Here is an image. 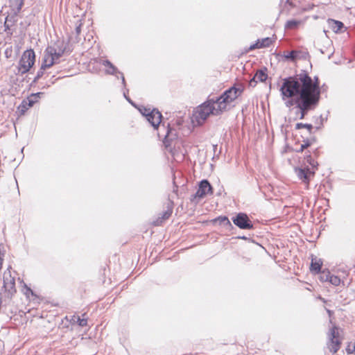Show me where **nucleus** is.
Wrapping results in <instances>:
<instances>
[{
    "label": "nucleus",
    "mask_w": 355,
    "mask_h": 355,
    "mask_svg": "<svg viewBox=\"0 0 355 355\" xmlns=\"http://www.w3.org/2000/svg\"><path fill=\"white\" fill-rule=\"evenodd\" d=\"M279 91L284 101L286 98L297 97L300 119H303L309 111L316 107L320 98L318 77L313 79L306 71L284 78Z\"/></svg>",
    "instance_id": "1"
},
{
    "label": "nucleus",
    "mask_w": 355,
    "mask_h": 355,
    "mask_svg": "<svg viewBox=\"0 0 355 355\" xmlns=\"http://www.w3.org/2000/svg\"><path fill=\"white\" fill-rule=\"evenodd\" d=\"M217 103L216 98H212L198 107L194 117L199 125L203 123L209 115L217 116L223 112Z\"/></svg>",
    "instance_id": "2"
},
{
    "label": "nucleus",
    "mask_w": 355,
    "mask_h": 355,
    "mask_svg": "<svg viewBox=\"0 0 355 355\" xmlns=\"http://www.w3.org/2000/svg\"><path fill=\"white\" fill-rule=\"evenodd\" d=\"M243 92V87L240 85L238 87L233 86L226 90L221 96L216 97L218 107L225 111L228 104L236 100Z\"/></svg>",
    "instance_id": "3"
},
{
    "label": "nucleus",
    "mask_w": 355,
    "mask_h": 355,
    "mask_svg": "<svg viewBox=\"0 0 355 355\" xmlns=\"http://www.w3.org/2000/svg\"><path fill=\"white\" fill-rule=\"evenodd\" d=\"M67 50V44L63 41H57L53 45L49 46L44 51V57L53 61V64L58 62L60 58Z\"/></svg>",
    "instance_id": "4"
},
{
    "label": "nucleus",
    "mask_w": 355,
    "mask_h": 355,
    "mask_svg": "<svg viewBox=\"0 0 355 355\" xmlns=\"http://www.w3.org/2000/svg\"><path fill=\"white\" fill-rule=\"evenodd\" d=\"M35 61V54L33 49L25 51L19 62L18 73L21 75L27 73L33 66Z\"/></svg>",
    "instance_id": "5"
},
{
    "label": "nucleus",
    "mask_w": 355,
    "mask_h": 355,
    "mask_svg": "<svg viewBox=\"0 0 355 355\" xmlns=\"http://www.w3.org/2000/svg\"><path fill=\"white\" fill-rule=\"evenodd\" d=\"M141 113L146 116L148 122L154 128L157 129L162 122V115L156 109L150 110L149 108L144 107L140 110Z\"/></svg>",
    "instance_id": "6"
},
{
    "label": "nucleus",
    "mask_w": 355,
    "mask_h": 355,
    "mask_svg": "<svg viewBox=\"0 0 355 355\" xmlns=\"http://www.w3.org/2000/svg\"><path fill=\"white\" fill-rule=\"evenodd\" d=\"M339 329L336 325H334L329 331V343L328 347L329 350L334 353H336L340 347V340L339 338Z\"/></svg>",
    "instance_id": "7"
},
{
    "label": "nucleus",
    "mask_w": 355,
    "mask_h": 355,
    "mask_svg": "<svg viewBox=\"0 0 355 355\" xmlns=\"http://www.w3.org/2000/svg\"><path fill=\"white\" fill-rule=\"evenodd\" d=\"M234 224L241 230L253 229V223L249 218L248 216L240 212L232 218Z\"/></svg>",
    "instance_id": "8"
},
{
    "label": "nucleus",
    "mask_w": 355,
    "mask_h": 355,
    "mask_svg": "<svg viewBox=\"0 0 355 355\" xmlns=\"http://www.w3.org/2000/svg\"><path fill=\"white\" fill-rule=\"evenodd\" d=\"M3 288L11 296L16 292L15 279L12 276L10 268H8L3 273Z\"/></svg>",
    "instance_id": "9"
},
{
    "label": "nucleus",
    "mask_w": 355,
    "mask_h": 355,
    "mask_svg": "<svg viewBox=\"0 0 355 355\" xmlns=\"http://www.w3.org/2000/svg\"><path fill=\"white\" fill-rule=\"evenodd\" d=\"M212 193V187L207 180H202L199 184V188L193 195L191 200H196L198 202L200 199L205 198L207 194Z\"/></svg>",
    "instance_id": "10"
},
{
    "label": "nucleus",
    "mask_w": 355,
    "mask_h": 355,
    "mask_svg": "<svg viewBox=\"0 0 355 355\" xmlns=\"http://www.w3.org/2000/svg\"><path fill=\"white\" fill-rule=\"evenodd\" d=\"M297 177L306 184H309L311 176L314 173L309 168H297L295 170Z\"/></svg>",
    "instance_id": "11"
},
{
    "label": "nucleus",
    "mask_w": 355,
    "mask_h": 355,
    "mask_svg": "<svg viewBox=\"0 0 355 355\" xmlns=\"http://www.w3.org/2000/svg\"><path fill=\"white\" fill-rule=\"evenodd\" d=\"M53 64H53V61H50V60H48L45 57H44L42 66H41L40 69H39V71H37V75H36L35 78H34L33 82H37L40 78H42V76L44 75V71L48 68H50Z\"/></svg>",
    "instance_id": "12"
},
{
    "label": "nucleus",
    "mask_w": 355,
    "mask_h": 355,
    "mask_svg": "<svg viewBox=\"0 0 355 355\" xmlns=\"http://www.w3.org/2000/svg\"><path fill=\"white\" fill-rule=\"evenodd\" d=\"M311 263L310 266V270L312 273L319 274L321 271V268L322 266V261L321 259H318L315 256L311 257Z\"/></svg>",
    "instance_id": "13"
},
{
    "label": "nucleus",
    "mask_w": 355,
    "mask_h": 355,
    "mask_svg": "<svg viewBox=\"0 0 355 355\" xmlns=\"http://www.w3.org/2000/svg\"><path fill=\"white\" fill-rule=\"evenodd\" d=\"M329 27L336 33L342 32V29L344 28L343 22L332 19L327 20Z\"/></svg>",
    "instance_id": "14"
},
{
    "label": "nucleus",
    "mask_w": 355,
    "mask_h": 355,
    "mask_svg": "<svg viewBox=\"0 0 355 355\" xmlns=\"http://www.w3.org/2000/svg\"><path fill=\"white\" fill-rule=\"evenodd\" d=\"M272 43V40L270 37H266L262 39L261 41L258 40L256 44L252 45L250 47V50L255 49H261L264 47H268Z\"/></svg>",
    "instance_id": "15"
},
{
    "label": "nucleus",
    "mask_w": 355,
    "mask_h": 355,
    "mask_svg": "<svg viewBox=\"0 0 355 355\" xmlns=\"http://www.w3.org/2000/svg\"><path fill=\"white\" fill-rule=\"evenodd\" d=\"M103 65L109 67V69L107 70L108 73L112 75H114L116 73H120L122 78V83L124 85H125V80L123 73L118 71L117 69L109 60H103Z\"/></svg>",
    "instance_id": "16"
},
{
    "label": "nucleus",
    "mask_w": 355,
    "mask_h": 355,
    "mask_svg": "<svg viewBox=\"0 0 355 355\" xmlns=\"http://www.w3.org/2000/svg\"><path fill=\"white\" fill-rule=\"evenodd\" d=\"M266 71V68H264L263 69H259L257 71L254 76L259 80V82H264L268 78V74Z\"/></svg>",
    "instance_id": "17"
},
{
    "label": "nucleus",
    "mask_w": 355,
    "mask_h": 355,
    "mask_svg": "<svg viewBox=\"0 0 355 355\" xmlns=\"http://www.w3.org/2000/svg\"><path fill=\"white\" fill-rule=\"evenodd\" d=\"M214 222L228 227H232V225L227 216H219L214 220Z\"/></svg>",
    "instance_id": "18"
},
{
    "label": "nucleus",
    "mask_w": 355,
    "mask_h": 355,
    "mask_svg": "<svg viewBox=\"0 0 355 355\" xmlns=\"http://www.w3.org/2000/svg\"><path fill=\"white\" fill-rule=\"evenodd\" d=\"M300 21L292 19L288 20L286 24H285V28L286 29H295L297 28V26L300 25Z\"/></svg>",
    "instance_id": "19"
},
{
    "label": "nucleus",
    "mask_w": 355,
    "mask_h": 355,
    "mask_svg": "<svg viewBox=\"0 0 355 355\" xmlns=\"http://www.w3.org/2000/svg\"><path fill=\"white\" fill-rule=\"evenodd\" d=\"M319 274V279L321 282H325L329 281L331 273L328 270H324L322 271H320Z\"/></svg>",
    "instance_id": "20"
},
{
    "label": "nucleus",
    "mask_w": 355,
    "mask_h": 355,
    "mask_svg": "<svg viewBox=\"0 0 355 355\" xmlns=\"http://www.w3.org/2000/svg\"><path fill=\"white\" fill-rule=\"evenodd\" d=\"M301 128H306L309 134H311L313 130V125L309 123H297L295 125V129L300 130Z\"/></svg>",
    "instance_id": "21"
},
{
    "label": "nucleus",
    "mask_w": 355,
    "mask_h": 355,
    "mask_svg": "<svg viewBox=\"0 0 355 355\" xmlns=\"http://www.w3.org/2000/svg\"><path fill=\"white\" fill-rule=\"evenodd\" d=\"M286 99H288V101L285 103V105L287 107H290L294 105H297V97L293 96L291 98H286Z\"/></svg>",
    "instance_id": "22"
},
{
    "label": "nucleus",
    "mask_w": 355,
    "mask_h": 355,
    "mask_svg": "<svg viewBox=\"0 0 355 355\" xmlns=\"http://www.w3.org/2000/svg\"><path fill=\"white\" fill-rule=\"evenodd\" d=\"M329 282L334 286H338L340 284V279L338 276L331 275Z\"/></svg>",
    "instance_id": "23"
},
{
    "label": "nucleus",
    "mask_w": 355,
    "mask_h": 355,
    "mask_svg": "<svg viewBox=\"0 0 355 355\" xmlns=\"http://www.w3.org/2000/svg\"><path fill=\"white\" fill-rule=\"evenodd\" d=\"M171 213H172V211L171 210H167L166 211H164L162 215V217L161 218H159V219L157 220V225H159V220L161 219V221L162 222V220H166L168 219L171 215Z\"/></svg>",
    "instance_id": "24"
},
{
    "label": "nucleus",
    "mask_w": 355,
    "mask_h": 355,
    "mask_svg": "<svg viewBox=\"0 0 355 355\" xmlns=\"http://www.w3.org/2000/svg\"><path fill=\"white\" fill-rule=\"evenodd\" d=\"M40 94L39 93L38 94H33L31 96V98H28L27 100H26L27 101V105L31 107L33 105V104L35 103V100L37 98V96Z\"/></svg>",
    "instance_id": "25"
},
{
    "label": "nucleus",
    "mask_w": 355,
    "mask_h": 355,
    "mask_svg": "<svg viewBox=\"0 0 355 355\" xmlns=\"http://www.w3.org/2000/svg\"><path fill=\"white\" fill-rule=\"evenodd\" d=\"M28 108L30 107L27 105V101L26 100H24L19 107L21 114H24Z\"/></svg>",
    "instance_id": "26"
},
{
    "label": "nucleus",
    "mask_w": 355,
    "mask_h": 355,
    "mask_svg": "<svg viewBox=\"0 0 355 355\" xmlns=\"http://www.w3.org/2000/svg\"><path fill=\"white\" fill-rule=\"evenodd\" d=\"M77 323L80 327H85L87 324V318H80V316H78Z\"/></svg>",
    "instance_id": "27"
},
{
    "label": "nucleus",
    "mask_w": 355,
    "mask_h": 355,
    "mask_svg": "<svg viewBox=\"0 0 355 355\" xmlns=\"http://www.w3.org/2000/svg\"><path fill=\"white\" fill-rule=\"evenodd\" d=\"M82 25H83V23L81 22L80 20H78L76 24L75 31H76V34L77 36H78L81 32Z\"/></svg>",
    "instance_id": "28"
},
{
    "label": "nucleus",
    "mask_w": 355,
    "mask_h": 355,
    "mask_svg": "<svg viewBox=\"0 0 355 355\" xmlns=\"http://www.w3.org/2000/svg\"><path fill=\"white\" fill-rule=\"evenodd\" d=\"M78 315H71L69 318L68 316H66V319L70 322L71 324H76L77 323V318Z\"/></svg>",
    "instance_id": "29"
},
{
    "label": "nucleus",
    "mask_w": 355,
    "mask_h": 355,
    "mask_svg": "<svg viewBox=\"0 0 355 355\" xmlns=\"http://www.w3.org/2000/svg\"><path fill=\"white\" fill-rule=\"evenodd\" d=\"M297 57V53L295 51H292L288 53V54L286 56V58L291 59V60H295Z\"/></svg>",
    "instance_id": "30"
},
{
    "label": "nucleus",
    "mask_w": 355,
    "mask_h": 355,
    "mask_svg": "<svg viewBox=\"0 0 355 355\" xmlns=\"http://www.w3.org/2000/svg\"><path fill=\"white\" fill-rule=\"evenodd\" d=\"M311 144L309 141H306L304 142V144H302L300 146V149L298 150L299 152H302L305 148H307L309 146H310Z\"/></svg>",
    "instance_id": "31"
},
{
    "label": "nucleus",
    "mask_w": 355,
    "mask_h": 355,
    "mask_svg": "<svg viewBox=\"0 0 355 355\" xmlns=\"http://www.w3.org/2000/svg\"><path fill=\"white\" fill-rule=\"evenodd\" d=\"M258 82L259 80L257 78H255L254 76H253V78L249 81V85L250 87H254Z\"/></svg>",
    "instance_id": "32"
},
{
    "label": "nucleus",
    "mask_w": 355,
    "mask_h": 355,
    "mask_svg": "<svg viewBox=\"0 0 355 355\" xmlns=\"http://www.w3.org/2000/svg\"><path fill=\"white\" fill-rule=\"evenodd\" d=\"M23 4H24V0H19V3L17 6V11H19L21 9Z\"/></svg>",
    "instance_id": "33"
},
{
    "label": "nucleus",
    "mask_w": 355,
    "mask_h": 355,
    "mask_svg": "<svg viewBox=\"0 0 355 355\" xmlns=\"http://www.w3.org/2000/svg\"><path fill=\"white\" fill-rule=\"evenodd\" d=\"M171 133V129L168 128L167 132H166V138H165L166 139H168L170 137V134Z\"/></svg>",
    "instance_id": "34"
},
{
    "label": "nucleus",
    "mask_w": 355,
    "mask_h": 355,
    "mask_svg": "<svg viewBox=\"0 0 355 355\" xmlns=\"http://www.w3.org/2000/svg\"><path fill=\"white\" fill-rule=\"evenodd\" d=\"M10 25L7 23V21H5L4 23V28H5V31H7L8 30H10Z\"/></svg>",
    "instance_id": "35"
},
{
    "label": "nucleus",
    "mask_w": 355,
    "mask_h": 355,
    "mask_svg": "<svg viewBox=\"0 0 355 355\" xmlns=\"http://www.w3.org/2000/svg\"><path fill=\"white\" fill-rule=\"evenodd\" d=\"M327 312L328 313L329 315L331 316L333 312L329 309H327Z\"/></svg>",
    "instance_id": "36"
},
{
    "label": "nucleus",
    "mask_w": 355,
    "mask_h": 355,
    "mask_svg": "<svg viewBox=\"0 0 355 355\" xmlns=\"http://www.w3.org/2000/svg\"><path fill=\"white\" fill-rule=\"evenodd\" d=\"M124 96L125 97V98H126L129 102H130V103H132L131 100H130L129 98H128V97H127V94H125V93H124Z\"/></svg>",
    "instance_id": "37"
},
{
    "label": "nucleus",
    "mask_w": 355,
    "mask_h": 355,
    "mask_svg": "<svg viewBox=\"0 0 355 355\" xmlns=\"http://www.w3.org/2000/svg\"><path fill=\"white\" fill-rule=\"evenodd\" d=\"M27 292H30L31 293H33V291H31V289L30 288H27Z\"/></svg>",
    "instance_id": "38"
},
{
    "label": "nucleus",
    "mask_w": 355,
    "mask_h": 355,
    "mask_svg": "<svg viewBox=\"0 0 355 355\" xmlns=\"http://www.w3.org/2000/svg\"><path fill=\"white\" fill-rule=\"evenodd\" d=\"M351 352L352 353H355V343H354V349H353V350Z\"/></svg>",
    "instance_id": "39"
},
{
    "label": "nucleus",
    "mask_w": 355,
    "mask_h": 355,
    "mask_svg": "<svg viewBox=\"0 0 355 355\" xmlns=\"http://www.w3.org/2000/svg\"><path fill=\"white\" fill-rule=\"evenodd\" d=\"M240 238H241V239H244V240H246V239H247V237H245V236H241V237H240Z\"/></svg>",
    "instance_id": "40"
},
{
    "label": "nucleus",
    "mask_w": 355,
    "mask_h": 355,
    "mask_svg": "<svg viewBox=\"0 0 355 355\" xmlns=\"http://www.w3.org/2000/svg\"><path fill=\"white\" fill-rule=\"evenodd\" d=\"M178 190V186H175V189H174V191L176 192Z\"/></svg>",
    "instance_id": "41"
}]
</instances>
